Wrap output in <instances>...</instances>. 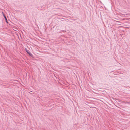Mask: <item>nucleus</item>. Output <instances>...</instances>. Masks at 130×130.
Listing matches in <instances>:
<instances>
[{
  "label": "nucleus",
  "mask_w": 130,
  "mask_h": 130,
  "mask_svg": "<svg viewBox=\"0 0 130 130\" xmlns=\"http://www.w3.org/2000/svg\"><path fill=\"white\" fill-rule=\"evenodd\" d=\"M26 51L28 54L30 52L28 50H27V49H26Z\"/></svg>",
  "instance_id": "nucleus-1"
},
{
  "label": "nucleus",
  "mask_w": 130,
  "mask_h": 130,
  "mask_svg": "<svg viewBox=\"0 0 130 130\" xmlns=\"http://www.w3.org/2000/svg\"><path fill=\"white\" fill-rule=\"evenodd\" d=\"M28 54L30 56H32V54H31V53H30V52H29Z\"/></svg>",
  "instance_id": "nucleus-2"
},
{
  "label": "nucleus",
  "mask_w": 130,
  "mask_h": 130,
  "mask_svg": "<svg viewBox=\"0 0 130 130\" xmlns=\"http://www.w3.org/2000/svg\"><path fill=\"white\" fill-rule=\"evenodd\" d=\"M4 18H5V19H6V21H7V19H6V17H5L4 16Z\"/></svg>",
  "instance_id": "nucleus-3"
}]
</instances>
